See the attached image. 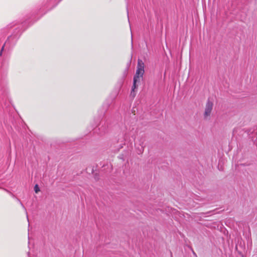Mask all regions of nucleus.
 Listing matches in <instances>:
<instances>
[{"label":"nucleus","mask_w":257,"mask_h":257,"mask_svg":"<svg viewBox=\"0 0 257 257\" xmlns=\"http://www.w3.org/2000/svg\"><path fill=\"white\" fill-rule=\"evenodd\" d=\"M34 190L36 193H38L40 191L39 187L37 184L35 185L34 187Z\"/></svg>","instance_id":"nucleus-3"},{"label":"nucleus","mask_w":257,"mask_h":257,"mask_svg":"<svg viewBox=\"0 0 257 257\" xmlns=\"http://www.w3.org/2000/svg\"><path fill=\"white\" fill-rule=\"evenodd\" d=\"M213 103L210 101H208L206 103L204 113V116L205 118H208L210 116L213 108Z\"/></svg>","instance_id":"nucleus-2"},{"label":"nucleus","mask_w":257,"mask_h":257,"mask_svg":"<svg viewBox=\"0 0 257 257\" xmlns=\"http://www.w3.org/2000/svg\"><path fill=\"white\" fill-rule=\"evenodd\" d=\"M144 67L145 65L143 61L141 59H139L136 73L134 77L133 90L135 89L137 87V82H139L140 78L143 76L145 72Z\"/></svg>","instance_id":"nucleus-1"},{"label":"nucleus","mask_w":257,"mask_h":257,"mask_svg":"<svg viewBox=\"0 0 257 257\" xmlns=\"http://www.w3.org/2000/svg\"><path fill=\"white\" fill-rule=\"evenodd\" d=\"M131 95L134 98L136 96V93L135 92V89L133 90V86H132V90L131 92Z\"/></svg>","instance_id":"nucleus-4"}]
</instances>
